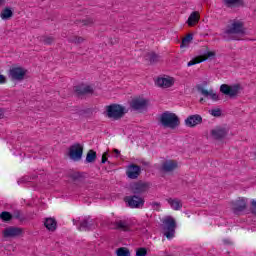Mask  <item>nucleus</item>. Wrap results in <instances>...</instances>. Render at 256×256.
<instances>
[{"label":"nucleus","instance_id":"19","mask_svg":"<svg viewBox=\"0 0 256 256\" xmlns=\"http://www.w3.org/2000/svg\"><path fill=\"white\" fill-rule=\"evenodd\" d=\"M177 169V162L174 160H166L161 165V171L163 173H171V171H175Z\"/></svg>","mask_w":256,"mask_h":256},{"label":"nucleus","instance_id":"1","mask_svg":"<svg viewBox=\"0 0 256 256\" xmlns=\"http://www.w3.org/2000/svg\"><path fill=\"white\" fill-rule=\"evenodd\" d=\"M243 33H245V23L241 20L234 19L230 20V23L220 34V37H222L224 41H235V39H237L235 35H243Z\"/></svg>","mask_w":256,"mask_h":256},{"label":"nucleus","instance_id":"5","mask_svg":"<svg viewBox=\"0 0 256 256\" xmlns=\"http://www.w3.org/2000/svg\"><path fill=\"white\" fill-rule=\"evenodd\" d=\"M125 203L130 209H143L145 207V198L139 195H130L124 198Z\"/></svg>","mask_w":256,"mask_h":256},{"label":"nucleus","instance_id":"8","mask_svg":"<svg viewBox=\"0 0 256 256\" xmlns=\"http://www.w3.org/2000/svg\"><path fill=\"white\" fill-rule=\"evenodd\" d=\"M27 75V69L21 66H13L8 71V77L11 81H23Z\"/></svg>","mask_w":256,"mask_h":256},{"label":"nucleus","instance_id":"49","mask_svg":"<svg viewBox=\"0 0 256 256\" xmlns=\"http://www.w3.org/2000/svg\"><path fill=\"white\" fill-rule=\"evenodd\" d=\"M203 101V99L200 100V102Z\"/></svg>","mask_w":256,"mask_h":256},{"label":"nucleus","instance_id":"36","mask_svg":"<svg viewBox=\"0 0 256 256\" xmlns=\"http://www.w3.org/2000/svg\"><path fill=\"white\" fill-rule=\"evenodd\" d=\"M150 206L152 207L153 211H161V203L159 202H151Z\"/></svg>","mask_w":256,"mask_h":256},{"label":"nucleus","instance_id":"3","mask_svg":"<svg viewBox=\"0 0 256 256\" xmlns=\"http://www.w3.org/2000/svg\"><path fill=\"white\" fill-rule=\"evenodd\" d=\"M127 113V109L119 104H111L106 106V117L108 119H114V121H119Z\"/></svg>","mask_w":256,"mask_h":256},{"label":"nucleus","instance_id":"28","mask_svg":"<svg viewBox=\"0 0 256 256\" xmlns=\"http://www.w3.org/2000/svg\"><path fill=\"white\" fill-rule=\"evenodd\" d=\"M0 219L4 221V223H9V221L13 220V214L7 211H3L0 213Z\"/></svg>","mask_w":256,"mask_h":256},{"label":"nucleus","instance_id":"25","mask_svg":"<svg viewBox=\"0 0 256 256\" xmlns=\"http://www.w3.org/2000/svg\"><path fill=\"white\" fill-rule=\"evenodd\" d=\"M199 22V13L198 12H192L188 18V25L189 27H193L195 23Z\"/></svg>","mask_w":256,"mask_h":256},{"label":"nucleus","instance_id":"9","mask_svg":"<svg viewBox=\"0 0 256 256\" xmlns=\"http://www.w3.org/2000/svg\"><path fill=\"white\" fill-rule=\"evenodd\" d=\"M69 157L73 161H81V157H83V146L77 143L70 147Z\"/></svg>","mask_w":256,"mask_h":256},{"label":"nucleus","instance_id":"34","mask_svg":"<svg viewBox=\"0 0 256 256\" xmlns=\"http://www.w3.org/2000/svg\"><path fill=\"white\" fill-rule=\"evenodd\" d=\"M69 43H75L76 45H79L81 43H83L85 41V39H83V37H79V36H72L68 39Z\"/></svg>","mask_w":256,"mask_h":256},{"label":"nucleus","instance_id":"4","mask_svg":"<svg viewBox=\"0 0 256 256\" xmlns=\"http://www.w3.org/2000/svg\"><path fill=\"white\" fill-rule=\"evenodd\" d=\"M162 229L164 231V236L167 239H173L175 237V229H177V222L175 218L171 216H167L162 221Z\"/></svg>","mask_w":256,"mask_h":256},{"label":"nucleus","instance_id":"14","mask_svg":"<svg viewBox=\"0 0 256 256\" xmlns=\"http://www.w3.org/2000/svg\"><path fill=\"white\" fill-rule=\"evenodd\" d=\"M149 100L145 98H134L130 103V107L134 109V111H141V109H147V105Z\"/></svg>","mask_w":256,"mask_h":256},{"label":"nucleus","instance_id":"31","mask_svg":"<svg viewBox=\"0 0 256 256\" xmlns=\"http://www.w3.org/2000/svg\"><path fill=\"white\" fill-rule=\"evenodd\" d=\"M40 41L44 43V45H53L55 38H53V36H44L41 37Z\"/></svg>","mask_w":256,"mask_h":256},{"label":"nucleus","instance_id":"39","mask_svg":"<svg viewBox=\"0 0 256 256\" xmlns=\"http://www.w3.org/2000/svg\"><path fill=\"white\" fill-rule=\"evenodd\" d=\"M136 256H147V249L146 248H139L136 251Z\"/></svg>","mask_w":256,"mask_h":256},{"label":"nucleus","instance_id":"13","mask_svg":"<svg viewBox=\"0 0 256 256\" xmlns=\"http://www.w3.org/2000/svg\"><path fill=\"white\" fill-rule=\"evenodd\" d=\"M210 133L213 139L221 141V139H225V137H227V135L229 134V129L217 126L216 128L212 129Z\"/></svg>","mask_w":256,"mask_h":256},{"label":"nucleus","instance_id":"11","mask_svg":"<svg viewBox=\"0 0 256 256\" xmlns=\"http://www.w3.org/2000/svg\"><path fill=\"white\" fill-rule=\"evenodd\" d=\"M97 227V221L91 219V216L84 218L80 222V226L78 227L79 231H92Z\"/></svg>","mask_w":256,"mask_h":256},{"label":"nucleus","instance_id":"41","mask_svg":"<svg viewBox=\"0 0 256 256\" xmlns=\"http://www.w3.org/2000/svg\"><path fill=\"white\" fill-rule=\"evenodd\" d=\"M250 211L253 215H256V200L251 201Z\"/></svg>","mask_w":256,"mask_h":256},{"label":"nucleus","instance_id":"15","mask_svg":"<svg viewBox=\"0 0 256 256\" xmlns=\"http://www.w3.org/2000/svg\"><path fill=\"white\" fill-rule=\"evenodd\" d=\"M126 175L128 179H138L139 175H141V166L137 164H130L127 167Z\"/></svg>","mask_w":256,"mask_h":256},{"label":"nucleus","instance_id":"42","mask_svg":"<svg viewBox=\"0 0 256 256\" xmlns=\"http://www.w3.org/2000/svg\"><path fill=\"white\" fill-rule=\"evenodd\" d=\"M71 177H72V179L74 180V181H77L78 179H81V173H79V172H75V173H73L72 175H71Z\"/></svg>","mask_w":256,"mask_h":256},{"label":"nucleus","instance_id":"7","mask_svg":"<svg viewBox=\"0 0 256 256\" xmlns=\"http://www.w3.org/2000/svg\"><path fill=\"white\" fill-rule=\"evenodd\" d=\"M220 92H222L223 95L230 97V99H234V97H237V95L241 93V84H222L220 86Z\"/></svg>","mask_w":256,"mask_h":256},{"label":"nucleus","instance_id":"17","mask_svg":"<svg viewBox=\"0 0 256 256\" xmlns=\"http://www.w3.org/2000/svg\"><path fill=\"white\" fill-rule=\"evenodd\" d=\"M75 93L78 95V97H81V95H91L93 94V87L90 85H78L74 87Z\"/></svg>","mask_w":256,"mask_h":256},{"label":"nucleus","instance_id":"33","mask_svg":"<svg viewBox=\"0 0 256 256\" xmlns=\"http://www.w3.org/2000/svg\"><path fill=\"white\" fill-rule=\"evenodd\" d=\"M116 253L117 256H131V252L125 247L118 248Z\"/></svg>","mask_w":256,"mask_h":256},{"label":"nucleus","instance_id":"48","mask_svg":"<svg viewBox=\"0 0 256 256\" xmlns=\"http://www.w3.org/2000/svg\"><path fill=\"white\" fill-rule=\"evenodd\" d=\"M74 225H77V221L73 220Z\"/></svg>","mask_w":256,"mask_h":256},{"label":"nucleus","instance_id":"30","mask_svg":"<svg viewBox=\"0 0 256 256\" xmlns=\"http://www.w3.org/2000/svg\"><path fill=\"white\" fill-rule=\"evenodd\" d=\"M191 41H193V34L186 35L182 39V43H181L180 47H187V45H189V43H191Z\"/></svg>","mask_w":256,"mask_h":256},{"label":"nucleus","instance_id":"6","mask_svg":"<svg viewBox=\"0 0 256 256\" xmlns=\"http://www.w3.org/2000/svg\"><path fill=\"white\" fill-rule=\"evenodd\" d=\"M149 189H151V183L143 181L133 182L129 186L131 193L138 196L143 195V193H147Z\"/></svg>","mask_w":256,"mask_h":256},{"label":"nucleus","instance_id":"37","mask_svg":"<svg viewBox=\"0 0 256 256\" xmlns=\"http://www.w3.org/2000/svg\"><path fill=\"white\" fill-rule=\"evenodd\" d=\"M237 3H239V0H224L226 7H232V5H237Z\"/></svg>","mask_w":256,"mask_h":256},{"label":"nucleus","instance_id":"32","mask_svg":"<svg viewBox=\"0 0 256 256\" xmlns=\"http://www.w3.org/2000/svg\"><path fill=\"white\" fill-rule=\"evenodd\" d=\"M18 219V221H25V216L21 213V210H14L12 214V219Z\"/></svg>","mask_w":256,"mask_h":256},{"label":"nucleus","instance_id":"2","mask_svg":"<svg viewBox=\"0 0 256 256\" xmlns=\"http://www.w3.org/2000/svg\"><path fill=\"white\" fill-rule=\"evenodd\" d=\"M160 123L168 129H177L181 125V120L177 114L166 111L161 114Z\"/></svg>","mask_w":256,"mask_h":256},{"label":"nucleus","instance_id":"29","mask_svg":"<svg viewBox=\"0 0 256 256\" xmlns=\"http://www.w3.org/2000/svg\"><path fill=\"white\" fill-rule=\"evenodd\" d=\"M79 23H82L81 27H91V25L95 23V20L93 18H86L82 21H78L77 25H79Z\"/></svg>","mask_w":256,"mask_h":256},{"label":"nucleus","instance_id":"44","mask_svg":"<svg viewBox=\"0 0 256 256\" xmlns=\"http://www.w3.org/2000/svg\"><path fill=\"white\" fill-rule=\"evenodd\" d=\"M107 152H105L103 155H102V160H101V163L102 164H105V163H107Z\"/></svg>","mask_w":256,"mask_h":256},{"label":"nucleus","instance_id":"24","mask_svg":"<svg viewBox=\"0 0 256 256\" xmlns=\"http://www.w3.org/2000/svg\"><path fill=\"white\" fill-rule=\"evenodd\" d=\"M146 61H149L153 65V63H159L161 61V56L155 52H149L146 54Z\"/></svg>","mask_w":256,"mask_h":256},{"label":"nucleus","instance_id":"27","mask_svg":"<svg viewBox=\"0 0 256 256\" xmlns=\"http://www.w3.org/2000/svg\"><path fill=\"white\" fill-rule=\"evenodd\" d=\"M97 160V152L94 150H89L86 155V163H95Z\"/></svg>","mask_w":256,"mask_h":256},{"label":"nucleus","instance_id":"38","mask_svg":"<svg viewBox=\"0 0 256 256\" xmlns=\"http://www.w3.org/2000/svg\"><path fill=\"white\" fill-rule=\"evenodd\" d=\"M201 59H205V61H207V59H211V57H215V52L212 51H208L205 53L204 56H200Z\"/></svg>","mask_w":256,"mask_h":256},{"label":"nucleus","instance_id":"47","mask_svg":"<svg viewBox=\"0 0 256 256\" xmlns=\"http://www.w3.org/2000/svg\"><path fill=\"white\" fill-rule=\"evenodd\" d=\"M3 3H5V0H0V7L3 5Z\"/></svg>","mask_w":256,"mask_h":256},{"label":"nucleus","instance_id":"46","mask_svg":"<svg viewBox=\"0 0 256 256\" xmlns=\"http://www.w3.org/2000/svg\"><path fill=\"white\" fill-rule=\"evenodd\" d=\"M114 153H116V155H119V153H121V151L114 149Z\"/></svg>","mask_w":256,"mask_h":256},{"label":"nucleus","instance_id":"20","mask_svg":"<svg viewBox=\"0 0 256 256\" xmlns=\"http://www.w3.org/2000/svg\"><path fill=\"white\" fill-rule=\"evenodd\" d=\"M114 229H118L120 231H129L131 229V223L129 220H116L113 223Z\"/></svg>","mask_w":256,"mask_h":256},{"label":"nucleus","instance_id":"16","mask_svg":"<svg viewBox=\"0 0 256 256\" xmlns=\"http://www.w3.org/2000/svg\"><path fill=\"white\" fill-rule=\"evenodd\" d=\"M203 123V117L201 115L195 114L190 115L185 120L186 127H197V125H201Z\"/></svg>","mask_w":256,"mask_h":256},{"label":"nucleus","instance_id":"23","mask_svg":"<svg viewBox=\"0 0 256 256\" xmlns=\"http://www.w3.org/2000/svg\"><path fill=\"white\" fill-rule=\"evenodd\" d=\"M168 203L170 205V207L172 209H174V211H179L183 208V203L181 202V200L177 199V198H169Z\"/></svg>","mask_w":256,"mask_h":256},{"label":"nucleus","instance_id":"35","mask_svg":"<svg viewBox=\"0 0 256 256\" xmlns=\"http://www.w3.org/2000/svg\"><path fill=\"white\" fill-rule=\"evenodd\" d=\"M205 59L206 58H201V56L196 57V58L192 59L191 61H189L187 66L192 67V65H197L198 63H203V61H205Z\"/></svg>","mask_w":256,"mask_h":256},{"label":"nucleus","instance_id":"21","mask_svg":"<svg viewBox=\"0 0 256 256\" xmlns=\"http://www.w3.org/2000/svg\"><path fill=\"white\" fill-rule=\"evenodd\" d=\"M198 91H200L201 95L204 97H210L212 101H219V95L217 93H214L213 89L206 90L204 88H198Z\"/></svg>","mask_w":256,"mask_h":256},{"label":"nucleus","instance_id":"45","mask_svg":"<svg viewBox=\"0 0 256 256\" xmlns=\"http://www.w3.org/2000/svg\"><path fill=\"white\" fill-rule=\"evenodd\" d=\"M33 179H37V176H31L30 178H25V181H33Z\"/></svg>","mask_w":256,"mask_h":256},{"label":"nucleus","instance_id":"12","mask_svg":"<svg viewBox=\"0 0 256 256\" xmlns=\"http://www.w3.org/2000/svg\"><path fill=\"white\" fill-rule=\"evenodd\" d=\"M245 209H247V199L239 198L232 202V211L234 215H239L242 211H245Z\"/></svg>","mask_w":256,"mask_h":256},{"label":"nucleus","instance_id":"10","mask_svg":"<svg viewBox=\"0 0 256 256\" xmlns=\"http://www.w3.org/2000/svg\"><path fill=\"white\" fill-rule=\"evenodd\" d=\"M24 231L21 227L9 226L4 229L3 237L7 238H14V237H21Z\"/></svg>","mask_w":256,"mask_h":256},{"label":"nucleus","instance_id":"40","mask_svg":"<svg viewBox=\"0 0 256 256\" xmlns=\"http://www.w3.org/2000/svg\"><path fill=\"white\" fill-rule=\"evenodd\" d=\"M210 115L213 117H221V109H212Z\"/></svg>","mask_w":256,"mask_h":256},{"label":"nucleus","instance_id":"22","mask_svg":"<svg viewBox=\"0 0 256 256\" xmlns=\"http://www.w3.org/2000/svg\"><path fill=\"white\" fill-rule=\"evenodd\" d=\"M44 227H46L48 231H57V220H55V218H46L44 221Z\"/></svg>","mask_w":256,"mask_h":256},{"label":"nucleus","instance_id":"43","mask_svg":"<svg viewBox=\"0 0 256 256\" xmlns=\"http://www.w3.org/2000/svg\"><path fill=\"white\" fill-rule=\"evenodd\" d=\"M7 83V78L4 75L0 74V85Z\"/></svg>","mask_w":256,"mask_h":256},{"label":"nucleus","instance_id":"18","mask_svg":"<svg viewBox=\"0 0 256 256\" xmlns=\"http://www.w3.org/2000/svg\"><path fill=\"white\" fill-rule=\"evenodd\" d=\"M174 83L173 78H157L155 81L157 87H162V89H169V87H173Z\"/></svg>","mask_w":256,"mask_h":256},{"label":"nucleus","instance_id":"26","mask_svg":"<svg viewBox=\"0 0 256 256\" xmlns=\"http://www.w3.org/2000/svg\"><path fill=\"white\" fill-rule=\"evenodd\" d=\"M0 17L4 21H7L8 19H11V17H13V10H11V8L3 9L1 14H0Z\"/></svg>","mask_w":256,"mask_h":256}]
</instances>
